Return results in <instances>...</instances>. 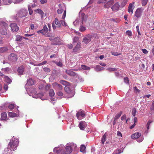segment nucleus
I'll return each mask as SVG.
<instances>
[{"label":"nucleus","instance_id":"a18cd8bd","mask_svg":"<svg viewBox=\"0 0 154 154\" xmlns=\"http://www.w3.org/2000/svg\"><path fill=\"white\" fill-rule=\"evenodd\" d=\"M38 12L42 16V17H43L44 14L43 12L41 10L38 9L37 10Z\"/></svg>","mask_w":154,"mask_h":154},{"label":"nucleus","instance_id":"052dcab7","mask_svg":"<svg viewBox=\"0 0 154 154\" xmlns=\"http://www.w3.org/2000/svg\"><path fill=\"white\" fill-rule=\"evenodd\" d=\"M57 95L59 96H62L63 95V94L61 91H59L57 93Z\"/></svg>","mask_w":154,"mask_h":154},{"label":"nucleus","instance_id":"c03bdc74","mask_svg":"<svg viewBox=\"0 0 154 154\" xmlns=\"http://www.w3.org/2000/svg\"><path fill=\"white\" fill-rule=\"evenodd\" d=\"M128 2V0H124L121 3V5L124 7L125 5Z\"/></svg>","mask_w":154,"mask_h":154},{"label":"nucleus","instance_id":"864d4df0","mask_svg":"<svg viewBox=\"0 0 154 154\" xmlns=\"http://www.w3.org/2000/svg\"><path fill=\"white\" fill-rule=\"evenodd\" d=\"M47 61H43V62L39 63L38 64V66H41L43 65H44L45 64L47 63Z\"/></svg>","mask_w":154,"mask_h":154},{"label":"nucleus","instance_id":"9d476101","mask_svg":"<svg viewBox=\"0 0 154 154\" xmlns=\"http://www.w3.org/2000/svg\"><path fill=\"white\" fill-rule=\"evenodd\" d=\"M91 35H87L85 36L82 42L85 44H87L91 40Z\"/></svg>","mask_w":154,"mask_h":154},{"label":"nucleus","instance_id":"5701e85b","mask_svg":"<svg viewBox=\"0 0 154 154\" xmlns=\"http://www.w3.org/2000/svg\"><path fill=\"white\" fill-rule=\"evenodd\" d=\"M132 5L131 3L129 5L128 8V12L131 13V14H132L133 13V8H132Z\"/></svg>","mask_w":154,"mask_h":154},{"label":"nucleus","instance_id":"1a4fd4ad","mask_svg":"<svg viewBox=\"0 0 154 154\" xmlns=\"http://www.w3.org/2000/svg\"><path fill=\"white\" fill-rule=\"evenodd\" d=\"M9 60L12 62H14L17 61V57L16 55L14 53L11 54L8 56Z\"/></svg>","mask_w":154,"mask_h":154},{"label":"nucleus","instance_id":"4c0bfd02","mask_svg":"<svg viewBox=\"0 0 154 154\" xmlns=\"http://www.w3.org/2000/svg\"><path fill=\"white\" fill-rule=\"evenodd\" d=\"M126 34L129 37L131 36L132 35V33L130 30H127L126 32Z\"/></svg>","mask_w":154,"mask_h":154},{"label":"nucleus","instance_id":"7ed1b4c3","mask_svg":"<svg viewBox=\"0 0 154 154\" xmlns=\"http://www.w3.org/2000/svg\"><path fill=\"white\" fill-rule=\"evenodd\" d=\"M18 144V140L13 138L8 145V148L3 152L4 154H11L12 150L14 151L16 149Z\"/></svg>","mask_w":154,"mask_h":154},{"label":"nucleus","instance_id":"680f3d73","mask_svg":"<svg viewBox=\"0 0 154 154\" xmlns=\"http://www.w3.org/2000/svg\"><path fill=\"white\" fill-rule=\"evenodd\" d=\"M124 82L126 83H128V80L127 77H125L124 78Z\"/></svg>","mask_w":154,"mask_h":154},{"label":"nucleus","instance_id":"49530a36","mask_svg":"<svg viewBox=\"0 0 154 154\" xmlns=\"http://www.w3.org/2000/svg\"><path fill=\"white\" fill-rule=\"evenodd\" d=\"M148 0H143L142 2V5L143 6H144L147 4Z\"/></svg>","mask_w":154,"mask_h":154},{"label":"nucleus","instance_id":"f03ea898","mask_svg":"<svg viewBox=\"0 0 154 154\" xmlns=\"http://www.w3.org/2000/svg\"><path fill=\"white\" fill-rule=\"evenodd\" d=\"M79 14V17L73 22V24L75 26L81 25L79 28V30L81 32H83L85 31L86 28L82 25L85 24L87 20V17L83 13L80 12Z\"/></svg>","mask_w":154,"mask_h":154},{"label":"nucleus","instance_id":"9b49d317","mask_svg":"<svg viewBox=\"0 0 154 154\" xmlns=\"http://www.w3.org/2000/svg\"><path fill=\"white\" fill-rule=\"evenodd\" d=\"M2 24H3L5 27L4 29H1L0 30V32L2 35H6L7 33V27L8 26L7 24L5 23H2Z\"/></svg>","mask_w":154,"mask_h":154},{"label":"nucleus","instance_id":"e2e57ef3","mask_svg":"<svg viewBox=\"0 0 154 154\" xmlns=\"http://www.w3.org/2000/svg\"><path fill=\"white\" fill-rule=\"evenodd\" d=\"M136 28L137 30V32L138 34L139 35H140V32L139 29V27L138 26H137L136 27Z\"/></svg>","mask_w":154,"mask_h":154},{"label":"nucleus","instance_id":"473e14b6","mask_svg":"<svg viewBox=\"0 0 154 154\" xmlns=\"http://www.w3.org/2000/svg\"><path fill=\"white\" fill-rule=\"evenodd\" d=\"M49 93L50 96L51 97L53 96L55 94L54 91L53 89L50 90L49 91Z\"/></svg>","mask_w":154,"mask_h":154},{"label":"nucleus","instance_id":"8fccbe9b","mask_svg":"<svg viewBox=\"0 0 154 154\" xmlns=\"http://www.w3.org/2000/svg\"><path fill=\"white\" fill-rule=\"evenodd\" d=\"M14 107V104H10L8 106V108L11 109H13Z\"/></svg>","mask_w":154,"mask_h":154},{"label":"nucleus","instance_id":"b1692460","mask_svg":"<svg viewBox=\"0 0 154 154\" xmlns=\"http://www.w3.org/2000/svg\"><path fill=\"white\" fill-rule=\"evenodd\" d=\"M3 4L4 5H8L12 3L11 0H2Z\"/></svg>","mask_w":154,"mask_h":154},{"label":"nucleus","instance_id":"37998d69","mask_svg":"<svg viewBox=\"0 0 154 154\" xmlns=\"http://www.w3.org/2000/svg\"><path fill=\"white\" fill-rule=\"evenodd\" d=\"M80 43H77L76 47L74 49V50L75 51V50H77L78 49H79L80 47Z\"/></svg>","mask_w":154,"mask_h":154},{"label":"nucleus","instance_id":"09e8293b","mask_svg":"<svg viewBox=\"0 0 154 154\" xmlns=\"http://www.w3.org/2000/svg\"><path fill=\"white\" fill-rule=\"evenodd\" d=\"M79 38L77 37H75L73 39V43L76 42L79 40Z\"/></svg>","mask_w":154,"mask_h":154},{"label":"nucleus","instance_id":"69168bd1","mask_svg":"<svg viewBox=\"0 0 154 154\" xmlns=\"http://www.w3.org/2000/svg\"><path fill=\"white\" fill-rule=\"evenodd\" d=\"M67 47L69 49H72V48L73 45L72 44H70L67 45Z\"/></svg>","mask_w":154,"mask_h":154},{"label":"nucleus","instance_id":"c756f323","mask_svg":"<svg viewBox=\"0 0 154 154\" xmlns=\"http://www.w3.org/2000/svg\"><path fill=\"white\" fill-rule=\"evenodd\" d=\"M7 118V114L6 112L3 113L1 114V119L2 120H5Z\"/></svg>","mask_w":154,"mask_h":154},{"label":"nucleus","instance_id":"3c124183","mask_svg":"<svg viewBox=\"0 0 154 154\" xmlns=\"http://www.w3.org/2000/svg\"><path fill=\"white\" fill-rule=\"evenodd\" d=\"M43 69L45 71L47 72H50V69L47 67L44 68H43Z\"/></svg>","mask_w":154,"mask_h":154},{"label":"nucleus","instance_id":"338daca9","mask_svg":"<svg viewBox=\"0 0 154 154\" xmlns=\"http://www.w3.org/2000/svg\"><path fill=\"white\" fill-rule=\"evenodd\" d=\"M47 0H41L40 2L41 4H44L47 2Z\"/></svg>","mask_w":154,"mask_h":154},{"label":"nucleus","instance_id":"cd10ccee","mask_svg":"<svg viewBox=\"0 0 154 154\" xmlns=\"http://www.w3.org/2000/svg\"><path fill=\"white\" fill-rule=\"evenodd\" d=\"M104 69L103 67H102L99 65H97L95 68V70L97 71H100Z\"/></svg>","mask_w":154,"mask_h":154},{"label":"nucleus","instance_id":"dca6fc26","mask_svg":"<svg viewBox=\"0 0 154 154\" xmlns=\"http://www.w3.org/2000/svg\"><path fill=\"white\" fill-rule=\"evenodd\" d=\"M53 85L54 88L58 90H60L62 89V86L56 82L54 83L53 84Z\"/></svg>","mask_w":154,"mask_h":154},{"label":"nucleus","instance_id":"2eb2a0df","mask_svg":"<svg viewBox=\"0 0 154 154\" xmlns=\"http://www.w3.org/2000/svg\"><path fill=\"white\" fill-rule=\"evenodd\" d=\"M142 11L143 10L141 8L137 9L135 12V15L136 17L137 18L140 17L141 15Z\"/></svg>","mask_w":154,"mask_h":154},{"label":"nucleus","instance_id":"4d7b16f0","mask_svg":"<svg viewBox=\"0 0 154 154\" xmlns=\"http://www.w3.org/2000/svg\"><path fill=\"white\" fill-rule=\"evenodd\" d=\"M23 0H15L14 1V3L15 4H18L22 1Z\"/></svg>","mask_w":154,"mask_h":154},{"label":"nucleus","instance_id":"0eeeda50","mask_svg":"<svg viewBox=\"0 0 154 154\" xmlns=\"http://www.w3.org/2000/svg\"><path fill=\"white\" fill-rule=\"evenodd\" d=\"M48 30V27L46 25H45L44 26L43 28L42 29L38 31L37 32L38 33H42L46 36L50 37L51 36L50 35L48 34V33L47 34Z\"/></svg>","mask_w":154,"mask_h":154},{"label":"nucleus","instance_id":"a878e982","mask_svg":"<svg viewBox=\"0 0 154 154\" xmlns=\"http://www.w3.org/2000/svg\"><path fill=\"white\" fill-rule=\"evenodd\" d=\"M54 22V23H55L58 27H60L61 26V22H60L57 18L55 19V20Z\"/></svg>","mask_w":154,"mask_h":154},{"label":"nucleus","instance_id":"c9c22d12","mask_svg":"<svg viewBox=\"0 0 154 154\" xmlns=\"http://www.w3.org/2000/svg\"><path fill=\"white\" fill-rule=\"evenodd\" d=\"M85 149V147L84 145H82L80 147V151L82 152H84Z\"/></svg>","mask_w":154,"mask_h":154},{"label":"nucleus","instance_id":"423d86ee","mask_svg":"<svg viewBox=\"0 0 154 154\" xmlns=\"http://www.w3.org/2000/svg\"><path fill=\"white\" fill-rule=\"evenodd\" d=\"M28 13L26 9H21L18 11L17 16L19 17L22 18L26 17Z\"/></svg>","mask_w":154,"mask_h":154},{"label":"nucleus","instance_id":"e433bc0d","mask_svg":"<svg viewBox=\"0 0 154 154\" xmlns=\"http://www.w3.org/2000/svg\"><path fill=\"white\" fill-rule=\"evenodd\" d=\"M136 109L135 108H134L132 110L131 113L134 116H135L136 113Z\"/></svg>","mask_w":154,"mask_h":154},{"label":"nucleus","instance_id":"13d9d810","mask_svg":"<svg viewBox=\"0 0 154 154\" xmlns=\"http://www.w3.org/2000/svg\"><path fill=\"white\" fill-rule=\"evenodd\" d=\"M56 64L59 66H62V63L61 62H56Z\"/></svg>","mask_w":154,"mask_h":154},{"label":"nucleus","instance_id":"4be33fe9","mask_svg":"<svg viewBox=\"0 0 154 154\" xmlns=\"http://www.w3.org/2000/svg\"><path fill=\"white\" fill-rule=\"evenodd\" d=\"M34 83L33 80L31 79H29L28 80H27V82L26 85H34Z\"/></svg>","mask_w":154,"mask_h":154},{"label":"nucleus","instance_id":"6e6d98bb","mask_svg":"<svg viewBox=\"0 0 154 154\" xmlns=\"http://www.w3.org/2000/svg\"><path fill=\"white\" fill-rule=\"evenodd\" d=\"M66 10H65V11L64 12L63 16L62 17V19H64L65 18L66 16Z\"/></svg>","mask_w":154,"mask_h":154},{"label":"nucleus","instance_id":"58836bf2","mask_svg":"<svg viewBox=\"0 0 154 154\" xmlns=\"http://www.w3.org/2000/svg\"><path fill=\"white\" fill-rule=\"evenodd\" d=\"M121 112H120L117 114L115 117V120H116L118 119L121 116Z\"/></svg>","mask_w":154,"mask_h":154},{"label":"nucleus","instance_id":"774afa93","mask_svg":"<svg viewBox=\"0 0 154 154\" xmlns=\"http://www.w3.org/2000/svg\"><path fill=\"white\" fill-rule=\"evenodd\" d=\"M126 119V116L125 115L122 116L121 117V120H123Z\"/></svg>","mask_w":154,"mask_h":154},{"label":"nucleus","instance_id":"7c9ffc66","mask_svg":"<svg viewBox=\"0 0 154 154\" xmlns=\"http://www.w3.org/2000/svg\"><path fill=\"white\" fill-rule=\"evenodd\" d=\"M59 6L60 8L57 10V12L58 14H60L62 13L63 11V8H61V5H59Z\"/></svg>","mask_w":154,"mask_h":154},{"label":"nucleus","instance_id":"79ce46f5","mask_svg":"<svg viewBox=\"0 0 154 154\" xmlns=\"http://www.w3.org/2000/svg\"><path fill=\"white\" fill-rule=\"evenodd\" d=\"M112 54V55H113L115 56H117L118 55H120L121 54L118 53L117 52H115L113 51H112L111 52Z\"/></svg>","mask_w":154,"mask_h":154},{"label":"nucleus","instance_id":"f257e3e1","mask_svg":"<svg viewBox=\"0 0 154 154\" xmlns=\"http://www.w3.org/2000/svg\"><path fill=\"white\" fill-rule=\"evenodd\" d=\"M77 148V146L75 144L73 143H67L65 146L64 149H59L58 148H55L54 149V152H55L57 154H70L71 153L72 150H76Z\"/></svg>","mask_w":154,"mask_h":154},{"label":"nucleus","instance_id":"de8ad7c7","mask_svg":"<svg viewBox=\"0 0 154 154\" xmlns=\"http://www.w3.org/2000/svg\"><path fill=\"white\" fill-rule=\"evenodd\" d=\"M134 91L136 93H139L140 92V90L138 89L137 88L135 87L134 88Z\"/></svg>","mask_w":154,"mask_h":154},{"label":"nucleus","instance_id":"ea45409f","mask_svg":"<svg viewBox=\"0 0 154 154\" xmlns=\"http://www.w3.org/2000/svg\"><path fill=\"white\" fill-rule=\"evenodd\" d=\"M7 50V48H6L3 47L0 48V53H2Z\"/></svg>","mask_w":154,"mask_h":154},{"label":"nucleus","instance_id":"f704fd0d","mask_svg":"<svg viewBox=\"0 0 154 154\" xmlns=\"http://www.w3.org/2000/svg\"><path fill=\"white\" fill-rule=\"evenodd\" d=\"M106 70L110 72H112L116 71V69L115 68H108L106 69Z\"/></svg>","mask_w":154,"mask_h":154},{"label":"nucleus","instance_id":"6ab92c4d","mask_svg":"<svg viewBox=\"0 0 154 154\" xmlns=\"http://www.w3.org/2000/svg\"><path fill=\"white\" fill-rule=\"evenodd\" d=\"M81 69L84 70H89L90 69V68L89 67L85 65H82L80 68H79L78 69H74V70L75 71H78L79 70H80Z\"/></svg>","mask_w":154,"mask_h":154},{"label":"nucleus","instance_id":"a211bd4d","mask_svg":"<svg viewBox=\"0 0 154 154\" xmlns=\"http://www.w3.org/2000/svg\"><path fill=\"white\" fill-rule=\"evenodd\" d=\"M50 40L52 41H56V42H52V44L53 45H58L59 44V43L58 42V38H55L54 37H52L49 38Z\"/></svg>","mask_w":154,"mask_h":154},{"label":"nucleus","instance_id":"0e129e2a","mask_svg":"<svg viewBox=\"0 0 154 154\" xmlns=\"http://www.w3.org/2000/svg\"><path fill=\"white\" fill-rule=\"evenodd\" d=\"M142 52L144 54H146L148 53L146 49H142Z\"/></svg>","mask_w":154,"mask_h":154},{"label":"nucleus","instance_id":"aec40b11","mask_svg":"<svg viewBox=\"0 0 154 154\" xmlns=\"http://www.w3.org/2000/svg\"><path fill=\"white\" fill-rule=\"evenodd\" d=\"M66 72L67 74L71 76H74L76 75V73L70 70H66Z\"/></svg>","mask_w":154,"mask_h":154},{"label":"nucleus","instance_id":"bb28decb","mask_svg":"<svg viewBox=\"0 0 154 154\" xmlns=\"http://www.w3.org/2000/svg\"><path fill=\"white\" fill-rule=\"evenodd\" d=\"M8 116L11 117H16L17 116V114L14 112H8Z\"/></svg>","mask_w":154,"mask_h":154},{"label":"nucleus","instance_id":"c85d7f7f","mask_svg":"<svg viewBox=\"0 0 154 154\" xmlns=\"http://www.w3.org/2000/svg\"><path fill=\"white\" fill-rule=\"evenodd\" d=\"M5 81L7 83L10 84L11 82V80L8 76H5Z\"/></svg>","mask_w":154,"mask_h":154},{"label":"nucleus","instance_id":"72a5a7b5","mask_svg":"<svg viewBox=\"0 0 154 154\" xmlns=\"http://www.w3.org/2000/svg\"><path fill=\"white\" fill-rule=\"evenodd\" d=\"M106 135L105 134L103 136L102 140H101V142L102 144H103L106 141Z\"/></svg>","mask_w":154,"mask_h":154},{"label":"nucleus","instance_id":"f3484780","mask_svg":"<svg viewBox=\"0 0 154 154\" xmlns=\"http://www.w3.org/2000/svg\"><path fill=\"white\" fill-rule=\"evenodd\" d=\"M44 95V94L43 93H40L38 94L36 93L34 95H32V97L34 98H40L42 100H44V99H43L42 98V97Z\"/></svg>","mask_w":154,"mask_h":154},{"label":"nucleus","instance_id":"39448f33","mask_svg":"<svg viewBox=\"0 0 154 154\" xmlns=\"http://www.w3.org/2000/svg\"><path fill=\"white\" fill-rule=\"evenodd\" d=\"M131 138L132 139H137V141L139 142H142L143 139V136H141V134L139 132H137L133 134L131 136Z\"/></svg>","mask_w":154,"mask_h":154},{"label":"nucleus","instance_id":"393cba45","mask_svg":"<svg viewBox=\"0 0 154 154\" xmlns=\"http://www.w3.org/2000/svg\"><path fill=\"white\" fill-rule=\"evenodd\" d=\"M24 68L23 66L19 67L18 69V72L20 75H22L23 72Z\"/></svg>","mask_w":154,"mask_h":154},{"label":"nucleus","instance_id":"a19ab883","mask_svg":"<svg viewBox=\"0 0 154 154\" xmlns=\"http://www.w3.org/2000/svg\"><path fill=\"white\" fill-rule=\"evenodd\" d=\"M28 9L30 15H31L33 13V11L31 9V7L29 5L28 6Z\"/></svg>","mask_w":154,"mask_h":154},{"label":"nucleus","instance_id":"20e7f679","mask_svg":"<svg viewBox=\"0 0 154 154\" xmlns=\"http://www.w3.org/2000/svg\"><path fill=\"white\" fill-rule=\"evenodd\" d=\"M61 83L62 84L65 85L64 88V89L66 92L69 94L68 97H73L74 95V91H71L69 87V86H70L69 83L65 81H62Z\"/></svg>","mask_w":154,"mask_h":154},{"label":"nucleus","instance_id":"6e6552de","mask_svg":"<svg viewBox=\"0 0 154 154\" xmlns=\"http://www.w3.org/2000/svg\"><path fill=\"white\" fill-rule=\"evenodd\" d=\"M76 117L79 120H80L84 118L85 113L83 110H79L76 114Z\"/></svg>","mask_w":154,"mask_h":154},{"label":"nucleus","instance_id":"2f4dec72","mask_svg":"<svg viewBox=\"0 0 154 154\" xmlns=\"http://www.w3.org/2000/svg\"><path fill=\"white\" fill-rule=\"evenodd\" d=\"M22 37L20 35H17L16 36V40L17 41H20L22 40Z\"/></svg>","mask_w":154,"mask_h":154},{"label":"nucleus","instance_id":"5fc2aeb1","mask_svg":"<svg viewBox=\"0 0 154 154\" xmlns=\"http://www.w3.org/2000/svg\"><path fill=\"white\" fill-rule=\"evenodd\" d=\"M150 109L151 110H154V101H153L152 105L150 107Z\"/></svg>","mask_w":154,"mask_h":154},{"label":"nucleus","instance_id":"ddd939ff","mask_svg":"<svg viewBox=\"0 0 154 154\" xmlns=\"http://www.w3.org/2000/svg\"><path fill=\"white\" fill-rule=\"evenodd\" d=\"M120 7L119 4L118 2L115 3L111 8L112 11L115 12L117 11Z\"/></svg>","mask_w":154,"mask_h":154},{"label":"nucleus","instance_id":"603ef678","mask_svg":"<svg viewBox=\"0 0 154 154\" xmlns=\"http://www.w3.org/2000/svg\"><path fill=\"white\" fill-rule=\"evenodd\" d=\"M60 22L63 26H67V25L64 21L63 20H61Z\"/></svg>","mask_w":154,"mask_h":154},{"label":"nucleus","instance_id":"bf43d9fd","mask_svg":"<svg viewBox=\"0 0 154 154\" xmlns=\"http://www.w3.org/2000/svg\"><path fill=\"white\" fill-rule=\"evenodd\" d=\"M117 135L119 137H122V134L119 131H118L117 132Z\"/></svg>","mask_w":154,"mask_h":154},{"label":"nucleus","instance_id":"412c9836","mask_svg":"<svg viewBox=\"0 0 154 154\" xmlns=\"http://www.w3.org/2000/svg\"><path fill=\"white\" fill-rule=\"evenodd\" d=\"M114 1L113 0H111L108 2L104 5L106 8H108L110 7L113 4Z\"/></svg>","mask_w":154,"mask_h":154},{"label":"nucleus","instance_id":"4468645a","mask_svg":"<svg viewBox=\"0 0 154 154\" xmlns=\"http://www.w3.org/2000/svg\"><path fill=\"white\" fill-rule=\"evenodd\" d=\"M79 126L80 129L83 130L87 127V124L85 121H82L79 123Z\"/></svg>","mask_w":154,"mask_h":154},{"label":"nucleus","instance_id":"f8f14e48","mask_svg":"<svg viewBox=\"0 0 154 154\" xmlns=\"http://www.w3.org/2000/svg\"><path fill=\"white\" fill-rule=\"evenodd\" d=\"M11 30L13 32H17L19 29V27L17 26L16 23H11L10 25Z\"/></svg>","mask_w":154,"mask_h":154}]
</instances>
